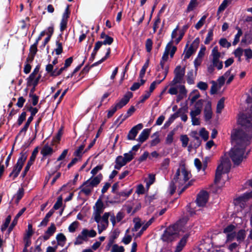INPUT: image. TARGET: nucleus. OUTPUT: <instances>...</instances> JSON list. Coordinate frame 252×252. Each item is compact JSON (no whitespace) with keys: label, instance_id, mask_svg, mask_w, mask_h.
I'll return each instance as SVG.
<instances>
[{"label":"nucleus","instance_id":"1","mask_svg":"<svg viewBox=\"0 0 252 252\" xmlns=\"http://www.w3.org/2000/svg\"><path fill=\"white\" fill-rule=\"evenodd\" d=\"M231 133L232 140L236 142L235 145L230 152V157L234 165H239L244 158L246 147L250 143L251 137L241 129H233Z\"/></svg>","mask_w":252,"mask_h":252},{"label":"nucleus","instance_id":"2","mask_svg":"<svg viewBox=\"0 0 252 252\" xmlns=\"http://www.w3.org/2000/svg\"><path fill=\"white\" fill-rule=\"evenodd\" d=\"M231 164L228 158H221L220 163L218 166L215 173V177L214 183L217 186L218 189H220L221 187L218 185L220 180L221 175L223 173H228L231 169Z\"/></svg>","mask_w":252,"mask_h":252},{"label":"nucleus","instance_id":"3","mask_svg":"<svg viewBox=\"0 0 252 252\" xmlns=\"http://www.w3.org/2000/svg\"><path fill=\"white\" fill-rule=\"evenodd\" d=\"M27 157L28 155L27 152H22L20 153V157H19L16 163L13 166L12 172L9 175V178H12L13 180H14L18 176L23 167L24 163L27 160Z\"/></svg>","mask_w":252,"mask_h":252},{"label":"nucleus","instance_id":"4","mask_svg":"<svg viewBox=\"0 0 252 252\" xmlns=\"http://www.w3.org/2000/svg\"><path fill=\"white\" fill-rule=\"evenodd\" d=\"M179 224H174L167 227L161 236V239L163 241L166 242H172L178 236Z\"/></svg>","mask_w":252,"mask_h":252},{"label":"nucleus","instance_id":"5","mask_svg":"<svg viewBox=\"0 0 252 252\" xmlns=\"http://www.w3.org/2000/svg\"><path fill=\"white\" fill-rule=\"evenodd\" d=\"M96 232L93 229L89 230L86 228L83 229L81 233L77 237L75 245L82 244L84 241L88 240V238H94L96 236Z\"/></svg>","mask_w":252,"mask_h":252},{"label":"nucleus","instance_id":"6","mask_svg":"<svg viewBox=\"0 0 252 252\" xmlns=\"http://www.w3.org/2000/svg\"><path fill=\"white\" fill-rule=\"evenodd\" d=\"M174 73L175 74V76L173 80L169 84V85L171 87L174 86L178 83L181 84L183 83V80L185 74V67L182 68L180 65H178L175 68L174 71Z\"/></svg>","mask_w":252,"mask_h":252},{"label":"nucleus","instance_id":"7","mask_svg":"<svg viewBox=\"0 0 252 252\" xmlns=\"http://www.w3.org/2000/svg\"><path fill=\"white\" fill-rule=\"evenodd\" d=\"M103 178V176L101 173H99L96 176L94 177L93 175L89 179L85 182L81 186H80L77 189H85L83 187L86 186L88 188H95L100 183Z\"/></svg>","mask_w":252,"mask_h":252},{"label":"nucleus","instance_id":"8","mask_svg":"<svg viewBox=\"0 0 252 252\" xmlns=\"http://www.w3.org/2000/svg\"><path fill=\"white\" fill-rule=\"evenodd\" d=\"M38 153V147H36L33 150L32 155L30 158L29 160L28 161L26 166H25L24 171L22 172L21 177L24 178L27 175L28 172L29 171L31 166L33 164L36 156Z\"/></svg>","mask_w":252,"mask_h":252},{"label":"nucleus","instance_id":"9","mask_svg":"<svg viewBox=\"0 0 252 252\" xmlns=\"http://www.w3.org/2000/svg\"><path fill=\"white\" fill-rule=\"evenodd\" d=\"M109 216V213H105L102 217V219L96 222L98 234H101L107 228L109 223L108 218Z\"/></svg>","mask_w":252,"mask_h":252},{"label":"nucleus","instance_id":"10","mask_svg":"<svg viewBox=\"0 0 252 252\" xmlns=\"http://www.w3.org/2000/svg\"><path fill=\"white\" fill-rule=\"evenodd\" d=\"M236 226L233 224L227 225L223 229V233L226 235V242L232 241L236 237Z\"/></svg>","mask_w":252,"mask_h":252},{"label":"nucleus","instance_id":"11","mask_svg":"<svg viewBox=\"0 0 252 252\" xmlns=\"http://www.w3.org/2000/svg\"><path fill=\"white\" fill-rule=\"evenodd\" d=\"M238 123L245 129L252 128V118L243 114L239 117Z\"/></svg>","mask_w":252,"mask_h":252},{"label":"nucleus","instance_id":"12","mask_svg":"<svg viewBox=\"0 0 252 252\" xmlns=\"http://www.w3.org/2000/svg\"><path fill=\"white\" fill-rule=\"evenodd\" d=\"M119 190H112V193L113 194L115 201L120 202L125 200L131 193V190L127 192L124 191L118 192Z\"/></svg>","mask_w":252,"mask_h":252},{"label":"nucleus","instance_id":"13","mask_svg":"<svg viewBox=\"0 0 252 252\" xmlns=\"http://www.w3.org/2000/svg\"><path fill=\"white\" fill-rule=\"evenodd\" d=\"M209 195L205 190H202L197 195L196 200V203L199 206H204L208 201Z\"/></svg>","mask_w":252,"mask_h":252},{"label":"nucleus","instance_id":"14","mask_svg":"<svg viewBox=\"0 0 252 252\" xmlns=\"http://www.w3.org/2000/svg\"><path fill=\"white\" fill-rule=\"evenodd\" d=\"M252 197V190L249 192H246L242 195L236 197L234 200V203L235 205H240L242 207L244 205V203L249 198Z\"/></svg>","mask_w":252,"mask_h":252},{"label":"nucleus","instance_id":"15","mask_svg":"<svg viewBox=\"0 0 252 252\" xmlns=\"http://www.w3.org/2000/svg\"><path fill=\"white\" fill-rule=\"evenodd\" d=\"M143 127V125L142 124L140 123L137 124V125L134 126L132 127V128L129 131L128 134L127 135V139L129 140H134L135 139V137H136L138 131L141 130Z\"/></svg>","mask_w":252,"mask_h":252},{"label":"nucleus","instance_id":"16","mask_svg":"<svg viewBox=\"0 0 252 252\" xmlns=\"http://www.w3.org/2000/svg\"><path fill=\"white\" fill-rule=\"evenodd\" d=\"M150 132L151 128H145L143 129L136 140L141 144L143 143L148 139Z\"/></svg>","mask_w":252,"mask_h":252},{"label":"nucleus","instance_id":"17","mask_svg":"<svg viewBox=\"0 0 252 252\" xmlns=\"http://www.w3.org/2000/svg\"><path fill=\"white\" fill-rule=\"evenodd\" d=\"M204 119L206 121H209L212 117V111L211 108V102L208 101L206 105L204 110Z\"/></svg>","mask_w":252,"mask_h":252},{"label":"nucleus","instance_id":"18","mask_svg":"<svg viewBox=\"0 0 252 252\" xmlns=\"http://www.w3.org/2000/svg\"><path fill=\"white\" fill-rule=\"evenodd\" d=\"M134 153L132 152V151H130L127 153H125L124 154V157L122 156H119L117 157L119 159H122V162H124V164H126L127 163L131 161L134 158Z\"/></svg>","mask_w":252,"mask_h":252},{"label":"nucleus","instance_id":"19","mask_svg":"<svg viewBox=\"0 0 252 252\" xmlns=\"http://www.w3.org/2000/svg\"><path fill=\"white\" fill-rule=\"evenodd\" d=\"M56 227L54 223H51L50 226L48 228L47 230L45 232L44 235L43 236V239L46 241L49 239L55 232Z\"/></svg>","mask_w":252,"mask_h":252},{"label":"nucleus","instance_id":"20","mask_svg":"<svg viewBox=\"0 0 252 252\" xmlns=\"http://www.w3.org/2000/svg\"><path fill=\"white\" fill-rule=\"evenodd\" d=\"M54 152L53 148L50 147L48 144H45L42 148L40 154L44 157L51 156Z\"/></svg>","mask_w":252,"mask_h":252},{"label":"nucleus","instance_id":"21","mask_svg":"<svg viewBox=\"0 0 252 252\" xmlns=\"http://www.w3.org/2000/svg\"><path fill=\"white\" fill-rule=\"evenodd\" d=\"M135 109L134 107L133 106H131L127 110L126 113L125 115L121 114L117 119L116 122H118L120 118H122L120 124L122 123V122H124L125 120L131 116L132 114L135 112Z\"/></svg>","mask_w":252,"mask_h":252},{"label":"nucleus","instance_id":"22","mask_svg":"<svg viewBox=\"0 0 252 252\" xmlns=\"http://www.w3.org/2000/svg\"><path fill=\"white\" fill-rule=\"evenodd\" d=\"M173 41L172 40H171L167 44L161 60L165 62H166L168 60L169 51L172 47V45H173Z\"/></svg>","mask_w":252,"mask_h":252},{"label":"nucleus","instance_id":"23","mask_svg":"<svg viewBox=\"0 0 252 252\" xmlns=\"http://www.w3.org/2000/svg\"><path fill=\"white\" fill-rule=\"evenodd\" d=\"M189 237V235L187 234H186L184 236V237L181 239L180 242L178 243L176 250L175 251V252H180L185 246L187 239Z\"/></svg>","mask_w":252,"mask_h":252},{"label":"nucleus","instance_id":"24","mask_svg":"<svg viewBox=\"0 0 252 252\" xmlns=\"http://www.w3.org/2000/svg\"><path fill=\"white\" fill-rule=\"evenodd\" d=\"M212 55L213 56L212 63L214 65H216V63L218 62V59L220 57V53L218 51V48L217 46L214 47L212 51Z\"/></svg>","mask_w":252,"mask_h":252},{"label":"nucleus","instance_id":"25","mask_svg":"<svg viewBox=\"0 0 252 252\" xmlns=\"http://www.w3.org/2000/svg\"><path fill=\"white\" fill-rule=\"evenodd\" d=\"M40 68V65L37 64L34 69H33L32 73L29 75V76L27 78V81H28L29 85L30 84L31 82L32 81H33L35 76L38 73L39 69Z\"/></svg>","mask_w":252,"mask_h":252},{"label":"nucleus","instance_id":"26","mask_svg":"<svg viewBox=\"0 0 252 252\" xmlns=\"http://www.w3.org/2000/svg\"><path fill=\"white\" fill-rule=\"evenodd\" d=\"M134 223V226L132 228L131 230L132 232L137 231L142 226V225L144 224L142 222L141 219L139 218H135L133 220Z\"/></svg>","mask_w":252,"mask_h":252},{"label":"nucleus","instance_id":"27","mask_svg":"<svg viewBox=\"0 0 252 252\" xmlns=\"http://www.w3.org/2000/svg\"><path fill=\"white\" fill-rule=\"evenodd\" d=\"M181 166L182 173L184 176V181L185 183H186L190 178L191 175L190 173L186 169L185 164L184 163L182 164Z\"/></svg>","mask_w":252,"mask_h":252},{"label":"nucleus","instance_id":"28","mask_svg":"<svg viewBox=\"0 0 252 252\" xmlns=\"http://www.w3.org/2000/svg\"><path fill=\"white\" fill-rule=\"evenodd\" d=\"M58 245L63 247L65 244L66 238L63 233H59L56 236Z\"/></svg>","mask_w":252,"mask_h":252},{"label":"nucleus","instance_id":"29","mask_svg":"<svg viewBox=\"0 0 252 252\" xmlns=\"http://www.w3.org/2000/svg\"><path fill=\"white\" fill-rule=\"evenodd\" d=\"M198 4L197 0H190L185 12L188 13L193 10L197 6Z\"/></svg>","mask_w":252,"mask_h":252},{"label":"nucleus","instance_id":"30","mask_svg":"<svg viewBox=\"0 0 252 252\" xmlns=\"http://www.w3.org/2000/svg\"><path fill=\"white\" fill-rule=\"evenodd\" d=\"M24 194V190H18L17 192L13 196L12 200L15 203L18 204L23 197Z\"/></svg>","mask_w":252,"mask_h":252},{"label":"nucleus","instance_id":"31","mask_svg":"<svg viewBox=\"0 0 252 252\" xmlns=\"http://www.w3.org/2000/svg\"><path fill=\"white\" fill-rule=\"evenodd\" d=\"M232 0H223L219 7L217 13H219L224 11L228 6V4L231 3Z\"/></svg>","mask_w":252,"mask_h":252},{"label":"nucleus","instance_id":"32","mask_svg":"<svg viewBox=\"0 0 252 252\" xmlns=\"http://www.w3.org/2000/svg\"><path fill=\"white\" fill-rule=\"evenodd\" d=\"M246 237V232L243 229L240 230L237 233L236 232L237 241L240 243L244 241Z\"/></svg>","mask_w":252,"mask_h":252},{"label":"nucleus","instance_id":"33","mask_svg":"<svg viewBox=\"0 0 252 252\" xmlns=\"http://www.w3.org/2000/svg\"><path fill=\"white\" fill-rule=\"evenodd\" d=\"M45 70L50 77H55V72L54 71V65L51 63H48L46 65Z\"/></svg>","mask_w":252,"mask_h":252},{"label":"nucleus","instance_id":"34","mask_svg":"<svg viewBox=\"0 0 252 252\" xmlns=\"http://www.w3.org/2000/svg\"><path fill=\"white\" fill-rule=\"evenodd\" d=\"M78 177H79V174L78 173H77L75 175L74 178L72 181H70L68 182L66 185H64L62 188H61L60 189H63V188H64V187H69L70 188V189H73L74 187H72V186L75 185V184L78 180Z\"/></svg>","mask_w":252,"mask_h":252},{"label":"nucleus","instance_id":"35","mask_svg":"<svg viewBox=\"0 0 252 252\" xmlns=\"http://www.w3.org/2000/svg\"><path fill=\"white\" fill-rule=\"evenodd\" d=\"M236 29L238 30L237 34L235 35L234 40L232 42L233 45H236L240 40V36L243 34V32L241 28L237 26Z\"/></svg>","mask_w":252,"mask_h":252},{"label":"nucleus","instance_id":"36","mask_svg":"<svg viewBox=\"0 0 252 252\" xmlns=\"http://www.w3.org/2000/svg\"><path fill=\"white\" fill-rule=\"evenodd\" d=\"M25 108H27V111H29L31 112V116L30 117H32L33 118L34 116L37 113L38 111V109L37 107H33L32 106L28 104H26L25 106Z\"/></svg>","mask_w":252,"mask_h":252},{"label":"nucleus","instance_id":"37","mask_svg":"<svg viewBox=\"0 0 252 252\" xmlns=\"http://www.w3.org/2000/svg\"><path fill=\"white\" fill-rule=\"evenodd\" d=\"M213 32H214V28H212L209 29L208 30V32L207 33V36L204 41L205 44H208L210 43L211 41L213 40Z\"/></svg>","mask_w":252,"mask_h":252},{"label":"nucleus","instance_id":"38","mask_svg":"<svg viewBox=\"0 0 252 252\" xmlns=\"http://www.w3.org/2000/svg\"><path fill=\"white\" fill-rule=\"evenodd\" d=\"M155 181V176L154 175L150 174L148 179L145 180L146 182V189H149L150 186L153 184Z\"/></svg>","mask_w":252,"mask_h":252},{"label":"nucleus","instance_id":"39","mask_svg":"<svg viewBox=\"0 0 252 252\" xmlns=\"http://www.w3.org/2000/svg\"><path fill=\"white\" fill-rule=\"evenodd\" d=\"M185 183V184L182 189H187L191 187L192 186L195 187L198 184L197 181L194 179H191L189 181H187Z\"/></svg>","mask_w":252,"mask_h":252},{"label":"nucleus","instance_id":"40","mask_svg":"<svg viewBox=\"0 0 252 252\" xmlns=\"http://www.w3.org/2000/svg\"><path fill=\"white\" fill-rule=\"evenodd\" d=\"M196 49H194L192 45H190L189 47L188 48L187 51L186 52V54L184 56V60H186L188 59H189L190 57L192 55V54L196 51Z\"/></svg>","mask_w":252,"mask_h":252},{"label":"nucleus","instance_id":"41","mask_svg":"<svg viewBox=\"0 0 252 252\" xmlns=\"http://www.w3.org/2000/svg\"><path fill=\"white\" fill-rule=\"evenodd\" d=\"M224 99L223 97L220 98L219 100L217 105V113H220L221 112V111L223 109L224 106Z\"/></svg>","mask_w":252,"mask_h":252},{"label":"nucleus","instance_id":"42","mask_svg":"<svg viewBox=\"0 0 252 252\" xmlns=\"http://www.w3.org/2000/svg\"><path fill=\"white\" fill-rule=\"evenodd\" d=\"M85 145L83 143L77 149H76L73 153V155L75 157L81 158L82 156V152L85 148Z\"/></svg>","mask_w":252,"mask_h":252},{"label":"nucleus","instance_id":"43","mask_svg":"<svg viewBox=\"0 0 252 252\" xmlns=\"http://www.w3.org/2000/svg\"><path fill=\"white\" fill-rule=\"evenodd\" d=\"M132 93L130 92H128L121 99V100L123 101L124 103V104H126V105L129 102L130 99L132 97Z\"/></svg>","mask_w":252,"mask_h":252},{"label":"nucleus","instance_id":"44","mask_svg":"<svg viewBox=\"0 0 252 252\" xmlns=\"http://www.w3.org/2000/svg\"><path fill=\"white\" fill-rule=\"evenodd\" d=\"M37 45L38 44L36 42H34L32 45L30 47V53L29 54L35 56L37 53L38 51L37 49Z\"/></svg>","mask_w":252,"mask_h":252},{"label":"nucleus","instance_id":"45","mask_svg":"<svg viewBox=\"0 0 252 252\" xmlns=\"http://www.w3.org/2000/svg\"><path fill=\"white\" fill-rule=\"evenodd\" d=\"M220 46L222 47H226L227 48L231 46V43L229 42L225 38H221L219 40Z\"/></svg>","mask_w":252,"mask_h":252},{"label":"nucleus","instance_id":"46","mask_svg":"<svg viewBox=\"0 0 252 252\" xmlns=\"http://www.w3.org/2000/svg\"><path fill=\"white\" fill-rule=\"evenodd\" d=\"M187 77V81L189 84H194L193 70H191L188 72Z\"/></svg>","mask_w":252,"mask_h":252},{"label":"nucleus","instance_id":"47","mask_svg":"<svg viewBox=\"0 0 252 252\" xmlns=\"http://www.w3.org/2000/svg\"><path fill=\"white\" fill-rule=\"evenodd\" d=\"M11 220V217L8 216L5 219L3 224L0 227V229L2 232L4 231L8 227Z\"/></svg>","mask_w":252,"mask_h":252},{"label":"nucleus","instance_id":"48","mask_svg":"<svg viewBox=\"0 0 252 252\" xmlns=\"http://www.w3.org/2000/svg\"><path fill=\"white\" fill-rule=\"evenodd\" d=\"M79 224V223L75 221L71 223L68 227V231L71 233H73L75 231Z\"/></svg>","mask_w":252,"mask_h":252},{"label":"nucleus","instance_id":"49","mask_svg":"<svg viewBox=\"0 0 252 252\" xmlns=\"http://www.w3.org/2000/svg\"><path fill=\"white\" fill-rule=\"evenodd\" d=\"M56 43L57 48L55 49V51L56 52V54L57 55H59L63 52V44L62 43L60 42L59 41H56Z\"/></svg>","mask_w":252,"mask_h":252},{"label":"nucleus","instance_id":"50","mask_svg":"<svg viewBox=\"0 0 252 252\" xmlns=\"http://www.w3.org/2000/svg\"><path fill=\"white\" fill-rule=\"evenodd\" d=\"M200 135L204 139V141H206L209 138V132L204 127L202 128L200 130Z\"/></svg>","mask_w":252,"mask_h":252},{"label":"nucleus","instance_id":"51","mask_svg":"<svg viewBox=\"0 0 252 252\" xmlns=\"http://www.w3.org/2000/svg\"><path fill=\"white\" fill-rule=\"evenodd\" d=\"M70 14V10H69V5L68 4L65 9V10L62 15V19H63L65 20H68V18L69 17Z\"/></svg>","mask_w":252,"mask_h":252},{"label":"nucleus","instance_id":"52","mask_svg":"<svg viewBox=\"0 0 252 252\" xmlns=\"http://www.w3.org/2000/svg\"><path fill=\"white\" fill-rule=\"evenodd\" d=\"M153 41L150 38H148L145 43L146 50L148 53L151 52L153 47Z\"/></svg>","mask_w":252,"mask_h":252},{"label":"nucleus","instance_id":"53","mask_svg":"<svg viewBox=\"0 0 252 252\" xmlns=\"http://www.w3.org/2000/svg\"><path fill=\"white\" fill-rule=\"evenodd\" d=\"M41 77V75L40 74H38V75L36 77L34 78L33 81H32L31 82L30 85H29L28 81H27V86L28 87H30L31 86H37L39 83V80L40 79Z\"/></svg>","mask_w":252,"mask_h":252},{"label":"nucleus","instance_id":"54","mask_svg":"<svg viewBox=\"0 0 252 252\" xmlns=\"http://www.w3.org/2000/svg\"><path fill=\"white\" fill-rule=\"evenodd\" d=\"M175 134L174 131H171L168 134L166 138V143L167 144H171L173 141V136Z\"/></svg>","mask_w":252,"mask_h":252},{"label":"nucleus","instance_id":"55","mask_svg":"<svg viewBox=\"0 0 252 252\" xmlns=\"http://www.w3.org/2000/svg\"><path fill=\"white\" fill-rule=\"evenodd\" d=\"M26 116V112L25 111H24L19 116L17 120V124L19 126H21L23 123V122L25 120Z\"/></svg>","mask_w":252,"mask_h":252},{"label":"nucleus","instance_id":"56","mask_svg":"<svg viewBox=\"0 0 252 252\" xmlns=\"http://www.w3.org/2000/svg\"><path fill=\"white\" fill-rule=\"evenodd\" d=\"M180 140L182 142L183 147H186L188 144L189 139L187 135H182L181 136Z\"/></svg>","mask_w":252,"mask_h":252},{"label":"nucleus","instance_id":"57","mask_svg":"<svg viewBox=\"0 0 252 252\" xmlns=\"http://www.w3.org/2000/svg\"><path fill=\"white\" fill-rule=\"evenodd\" d=\"M118 108L115 106V105L111 106L110 109L108 111V113L107 115V118H111L114 113L117 111Z\"/></svg>","mask_w":252,"mask_h":252},{"label":"nucleus","instance_id":"58","mask_svg":"<svg viewBox=\"0 0 252 252\" xmlns=\"http://www.w3.org/2000/svg\"><path fill=\"white\" fill-rule=\"evenodd\" d=\"M29 126L27 125H24L23 127L20 130L18 134L16 135L15 141H16L19 136H20L23 133V136H25L26 133L29 128Z\"/></svg>","mask_w":252,"mask_h":252},{"label":"nucleus","instance_id":"59","mask_svg":"<svg viewBox=\"0 0 252 252\" xmlns=\"http://www.w3.org/2000/svg\"><path fill=\"white\" fill-rule=\"evenodd\" d=\"M114 41V39L113 37L107 35L106 37L104 38L103 41H102V43L103 45H111Z\"/></svg>","mask_w":252,"mask_h":252},{"label":"nucleus","instance_id":"60","mask_svg":"<svg viewBox=\"0 0 252 252\" xmlns=\"http://www.w3.org/2000/svg\"><path fill=\"white\" fill-rule=\"evenodd\" d=\"M197 87L201 90L205 91L208 89V85L206 82L200 81L198 83Z\"/></svg>","mask_w":252,"mask_h":252},{"label":"nucleus","instance_id":"61","mask_svg":"<svg viewBox=\"0 0 252 252\" xmlns=\"http://www.w3.org/2000/svg\"><path fill=\"white\" fill-rule=\"evenodd\" d=\"M90 63H88L84 66V67L83 68V69L80 72V75H82L83 76H84V75L85 74H86L87 73H88L89 72L90 69L91 68V66H90Z\"/></svg>","mask_w":252,"mask_h":252},{"label":"nucleus","instance_id":"62","mask_svg":"<svg viewBox=\"0 0 252 252\" xmlns=\"http://www.w3.org/2000/svg\"><path fill=\"white\" fill-rule=\"evenodd\" d=\"M204 102V100L202 99H199L197 101L194 105L195 109L197 110L199 109L201 111Z\"/></svg>","mask_w":252,"mask_h":252},{"label":"nucleus","instance_id":"63","mask_svg":"<svg viewBox=\"0 0 252 252\" xmlns=\"http://www.w3.org/2000/svg\"><path fill=\"white\" fill-rule=\"evenodd\" d=\"M124 248L123 246H119L117 245H114L113 246L111 252H124Z\"/></svg>","mask_w":252,"mask_h":252},{"label":"nucleus","instance_id":"64","mask_svg":"<svg viewBox=\"0 0 252 252\" xmlns=\"http://www.w3.org/2000/svg\"><path fill=\"white\" fill-rule=\"evenodd\" d=\"M244 55L246 57V60L252 58V50L250 48L246 49L244 50Z\"/></svg>","mask_w":252,"mask_h":252}]
</instances>
